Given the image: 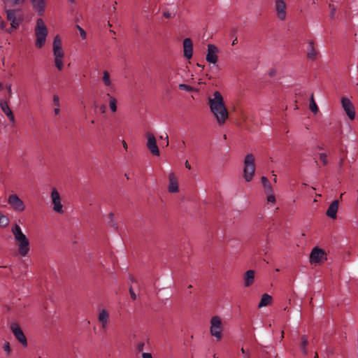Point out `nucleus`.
Wrapping results in <instances>:
<instances>
[{
    "mask_svg": "<svg viewBox=\"0 0 358 358\" xmlns=\"http://www.w3.org/2000/svg\"><path fill=\"white\" fill-rule=\"evenodd\" d=\"M209 107L212 113L216 117L219 124H222L228 118V111L224 105V99L219 91H215L213 98H209Z\"/></svg>",
    "mask_w": 358,
    "mask_h": 358,
    "instance_id": "nucleus-1",
    "label": "nucleus"
},
{
    "mask_svg": "<svg viewBox=\"0 0 358 358\" xmlns=\"http://www.w3.org/2000/svg\"><path fill=\"white\" fill-rule=\"evenodd\" d=\"M12 233L15 241L18 243V252L25 257L29 252V241L27 236L22 232L20 226L15 224L12 228Z\"/></svg>",
    "mask_w": 358,
    "mask_h": 358,
    "instance_id": "nucleus-2",
    "label": "nucleus"
},
{
    "mask_svg": "<svg viewBox=\"0 0 358 358\" xmlns=\"http://www.w3.org/2000/svg\"><path fill=\"white\" fill-rule=\"evenodd\" d=\"M48 33V29L45 25L43 19L38 18L36 20V27L35 29V34L36 36L35 45L37 48H41L44 45Z\"/></svg>",
    "mask_w": 358,
    "mask_h": 358,
    "instance_id": "nucleus-3",
    "label": "nucleus"
},
{
    "mask_svg": "<svg viewBox=\"0 0 358 358\" xmlns=\"http://www.w3.org/2000/svg\"><path fill=\"white\" fill-rule=\"evenodd\" d=\"M255 157L252 154H248L244 159V178L247 182L252 180L255 171Z\"/></svg>",
    "mask_w": 358,
    "mask_h": 358,
    "instance_id": "nucleus-4",
    "label": "nucleus"
},
{
    "mask_svg": "<svg viewBox=\"0 0 358 358\" xmlns=\"http://www.w3.org/2000/svg\"><path fill=\"white\" fill-rule=\"evenodd\" d=\"M4 9H5L6 15H7V20L10 22V28L8 29L7 30V31L8 33H11L13 29H17L22 22L21 17L17 18L16 17V13L20 12L21 9H20V8L11 9V8H6Z\"/></svg>",
    "mask_w": 358,
    "mask_h": 358,
    "instance_id": "nucleus-5",
    "label": "nucleus"
},
{
    "mask_svg": "<svg viewBox=\"0 0 358 358\" xmlns=\"http://www.w3.org/2000/svg\"><path fill=\"white\" fill-rule=\"evenodd\" d=\"M210 334L215 336L217 341H220L222 337V324L219 316H213L210 320Z\"/></svg>",
    "mask_w": 358,
    "mask_h": 358,
    "instance_id": "nucleus-6",
    "label": "nucleus"
},
{
    "mask_svg": "<svg viewBox=\"0 0 358 358\" xmlns=\"http://www.w3.org/2000/svg\"><path fill=\"white\" fill-rule=\"evenodd\" d=\"M327 259L326 252L319 247L316 246L312 249L310 255V262L311 264H318Z\"/></svg>",
    "mask_w": 358,
    "mask_h": 358,
    "instance_id": "nucleus-7",
    "label": "nucleus"
},
{
    "mask_svg": "<svg viewBox=\"0 0 358 358\" xmlns=\"http://www.w3.org/2000/svg\"><path fill=\"white\" fill-rule=\"evenodd\" d=\"M10 329L19 343H20L24 348L27 347L28 343L27 338L19 324L15 322L12 323L10 324Z\"/></svg>",
    "mask_w": 358,
    "mask_h": 358,
    "instance_id": "nucleus-8",
    "label": "nucleus"
},
{
    "mask_svg": "<svg viewBox=\"0 0 358 358\" xmlns=\"http://www.w3.org/2000/svg\"><path fill=\"white\" fill-rule=\"evenodd\" d=\"M145 137L147 138V143L146 146L150 152L154 156L159 155V148L157 145L156 138L154 134L151 132L148 131L145 134Z\"/></svg>",
    "mask_w": 358,
    "mask_h": 358,
    "instance_id": "nucleus-9",
    "label": "nucleus"
},
{
    "mask_svg": "<svg viewBox=\"0 0 358 358\" xmlns=\"http://www.w3.org/2000/svg\"><path fill=\"white\" fill-rule=\"evenodd\" d=\"M8 203L16 212H22L25 209V206L22 200L15 194L8 196Z\"/></svg>",
    "mask_w": 358,
    "mask_h": 358,
    "instance_id": "nucleus-10",
    "label": "nucleus"
},
{
    "mask_svg": "<svg viewBox=\"0 0 358 358\" xmlns=\"http://www.w3.org/2000/svg\"><path fill=\"white\" fill-rule=\"evenodd\" d=\"M341 104L349 119L353 120L355 117V109L352 101L347 97H342Z\"/></svg>",
    "mask_w": 358,
    "mask_h": 358,
    "instance_id": "nucleus-11",
    "label": "nucleus"
},
{
    "mask_svg": "<svg viewBox=\"0 0 358 358\" xmlns=\"http://www.w3.org/2000/svg\"><path fill=\"white\" fill-rule=\"evenodd\" d=\"M218 52L219 50L216 45L213 44H208L207 54L206 56V61L211 64H215L218 60Z\"/></svg>",
    "mask_w": 358,
    "mask_h": 358,
    "instance_id": "nucleus-12",
    "label": "nucleus"
},
{
    "mask_svg": "<svg viewBox=\"0 0 358 358\" xmlns=\"http://www.w3.org/2000/svg\"><path fill=\"white\" fill-rule=\"evenodd\" d=\"M51 198L54 205L53 210L58 213H63V206L61 203L60 196L56 188H53L51 193Z\"/></svg>",
    "mask_w": 358,
    "mask_h": 358,
    "instance_id": "nucleus-13",
    "label": "nucleus"
},
{
    "mask_svg": "<svg viewBox=\"0 0 358 358\" xmlns=\"http://www.w3.org/2000/svg\"><path fill=\"white\" fill-rule=\"evenodd\" d=\"M33 10L38 16H43L46 8L45 0H30Z\"/></svg>",
    "mask_w": 358,
    "mask_h": 358,
    "instance_id": "nucleus-14",
    "label": "nucleus"
},
{
    "mask_svg": "<svg viewBox=\"0 0 358 358\" xmlns=\"http://www.w3.org/2000/svg\"><path fill=\"white\" fill-rule=\"evenodd\" d=\"M275 8L277 12L278 17L280 20H284L286 18V3L285 0H275Z\"/></svg>",
    "mask_w": 358,
    "mask_h": 358,
    "instance_id": "nucleus-15",
    "label": "nucleus"
},
{
    "mask_svg": "<svg viewBox=\"0 0 358 358\" xmlns=\"http://www.w3.org/2000/svg\"><path fill=\"white\" fill-rule=\"evenodd\" d=\"M53 52L55 57H63L64 52L62 50V41L59 35L54 38L53 41Z\"/></svg>",
    "mask_w": 358,
    "mask_h": 358,
    "instance_id": "nucleus-16",
    "label": "nucleus"
},
{
    "mask_svg": "<svg viewBox=\"0 0 358 358\" xmlns=\"http://www.w3.org/2000/svg\"><path fill=\"white\" fill-rule=\"evenodd\" d=\"M183 51L184 57L187 59H191L193 52V43L189 38H186L183 40Z\"/></svg>",
    "mask_w": 358,
    "mask_h": 358,
    "instance_id": "nucleus-17",
    "label": "nucleus"
},
{
    "mask_svg": "<svg viewBox=\"0 0 358 358\" xmlns=\"http://www.w3.org/2000/svg\"><path fill=\"white\" fill-rule=\"evenodd\" d=\"M0 108L2 110V111L5 113V115L8 117L9 120L12 122H14L15 117H14L12 110L10 108V107L8 106V101L1 100L0 101Z\"/></svg>",
    "mask_w": 358,
    "mask_h": 358,
    "instance_id": "nucleus-18",
    "label": "nucleus"
},
{
    "mask_svg": "<svg viewBox=\"0 0 358 358\" xmlns=\"http://www.w3.org/2000/svg\"><path fill=\"white\" fill-rule=\"evenodd\" d=\"M169 185L168 187L169 192L171 193H176L178 192V182L173 173H171L169 176Z\"/></svg>",
    "mask_w": 358,
    "mask_h": 358,
    "instance_id": "nucleus-19",
    "label": "nucleus"
},
{
    "mask_svg": "<svg viewBox=\"0 0 358 358\" xmlns=\"http://www.w3.org/2000/svg\"><path fill=\"white\" fill-rule=\"evenodd\" d=\"M338 201L334 200L329 206L326 215L329 217L331 219H335L336 217V213L338 209Z\"/></svg>",
    "mask_w": 358,
    "mask_h": 358,
    "instance_id": "nucleus-20",
    "label": "nucleus"
},
{
    "mask_svg": "<svg viewBox=\"0 0 358 358\" xmlns=\"http://www.w3.org/2000/svg\"><path fill=\"white\" fill-rule=\"evenodd\" d=\"M255 280V271L253 270H248L244 274V285L245 287H250L254 283Z\"/></svg>",
    "mask_w": 358,
    "mask_h": 358,
    "instance_id": "nucleus-21",
    "label": "nucleus"
},
{
    "mask_svg": "<svg viewBox=\"0 0 358 358\" xmlns=\"http://www.w3.org/2000/svg\"><path fill=\"white\" fill-rule=\"evenodd\" d=\"M109 319L108 311L103 309L99 314V320L101 323L102 327L106 328Z\"/></svg>",
    "mask_w": 358,
    "mask_h": 358,
    "instance_id": "nucleus-22",
    "label": "nucleus"
},
{
    "mask_svg": "<svg viewBox=\"0 0 358 358\" xmlns=\"http://www.w3.org/2000/svg\"><path fill=\"white\" fill-rule=\"evenodd\" d=\"M272 296L268 294H264L262 296V299L258 304V308H261L262 307L268 306L272 303Z\"/></svg>",
    "mask_w": 358,
    "mask_h": 358,
    "instance_id": "nucleus-23",
    "label": "nucleus"
},
{
    "mask_svg": "<svg viewBox=\"0 0 358 358\" xmlns=\"http://www.w3.org/2000/svg\"><path fill=\"white\" fill-rule=\"evenodd\" d=\"M316 51L314 47V43L313 41H308V53L307 57L310 59H315L316 57Z\"/></svg>",
    "mask_w": 358,
    "mask_h": 358,
    "instance_id": "nucleus-24",
    "label": "nucleus"
},
{
    "mask_svg": "<svg viewBox=\"0 0 358 358\" xmlns=\"http://www.w3.org/2000/svg\"><path fill=\"white\" fill-rule=\"evenodd\" d=\"M1 1L3 3L4 8H11V7H13V6L19 5V4H22L24 1V0H1Z\"/></svg>",
    "mask_w": 358,
    "mask_h": 358,
    "instance_id": "nucleus-25",
    "label": "nucleus"
},
{
    "mask_svg": "<svg viewBox=\"0 0 358 358\" xmlns=\"http://www.w3.org/2000/svg\"><path fill=\"white\" fill-rule=\"evenodd\" d=\"M308 345V336L306 335H302L301 337L300 348L303 355H306L308 352L306 347Z\"/></svg>",
    "mask_w": 358,
    "mask_h": 358,
    "instance_id": "nucleus-26",
    "label": "nucleus"
},
{
    "mask_svg": "<svg viewBox=\"0 0 358 358\" xmlns=\"http://www.w3.org/2000/svg\"><path fill=\"white\" fill-rule=\"evenodd\" d=\"M262 182L264 187L265 193H271L273 192V188L271 187V182L268 180V178L266 176H262Z\"/></svg>",
    "mask_w": 358,
    "mask_h": 358,
    "instance_id": "nucleus-27",
    "label": "nucleus"
},
{
    "mask_svg": "<svg viewBox=\"0 0 358 358\" xmlns=\"http://www.w3.org/2000/svg\"><path fill=\"white\" fill-rule=\"evenodd\" d=\"M309 108L315 114H316L318 112V107L316 103L315 102L313 94L311 95L310 99Z\"/></svg>",
    "mask_w": 358,
    "mask_h": 358,
    "instance_id": "nucleus-28",
    "label": "nucleus"
},
{
    "mask_svg": "<svg viewBox=\"0 0 358 358\" xmlns=\"http://www.w3.org/2000/svg\"><path fill=\"white\" fill-rule=\"evenodd\" d=\"M107 96L110 97L109 106L110 108L113 112L117 111V100L113 96H111L110 94H107Z\"/></svg>",
    "mask_w": 358,
    "mask_h": 358,
    "instance_id": "nucleus-29",
    "label": "nucleus"
},
{
    "mask_svg": "<svg viewBox=\"0 0 358 358\" xmlns=\"http://www.w3.org/2000/svg\"><path fill=\"white\" fill-rule=\"evenodd\" d=\"M63 57H55V66L59 70H62L64 64L62 62Z\"/></svg>",
    "mask_w": 358,
    "mask_h": 358,
    "instance_id": "nucleus-30",
    "label": "nucleus"
},
{
    "mask_svg": "<svg viewBox=\"0 0 358 358\" xmlns=\"http://www.w3.org/2000/svg\"><path fill=\"white\" fill-rule=\"evenodd\" d=\"M103 81L106 86H109L111 83L110 80V75L107 71H103Z\"/></svg>",
    "mask_w": 358,
    "mask_h": 358,
    "instance_id": "nucleus-31",
    "label": "nucleus"
},
{
    "mask_svg": "<svg viewBox=\"0 0 358 358\" xmlns=\"http://www.w3.org/2000/svg\"><path fill=\"white\" fill-rule=\"evenodd\" d=\"M178 87L180 90H185L186 92H192L194 90L192 87L187 85L186 84H180Z\"/></svg>",
    "mask_w": 358,
    "mask_h": 358,
    "instance_id": "nucleus-32",
    "label": "nucleus"
},
{
    "mask_svg": "<svg viewBox=\"0 0 358 358\" xmlns=\"http://www.w3.org/2000/svg\"><path fill=\"white\" fill-rule=\"evenodd\" d=\"M267 194V201L268 203H275V197L273 194V191L271 193H266Z\"/></svg>",
    "mask_w": 358,
    "mask_h": 358,
    "instance_id": "nucleus-33",
    "label": "nucleus"
},
{
    "mask_svg": "<svg viewBox=\"0 0 358 358\" xmlns=\"http://www.w3.org/2000/svg\"><path fill=\"white\" fill-rule=\"evenodd\" d=\"M320 159L322 161V164L324 166H326L328 164L327 155L326 153H320Z\"/></svg>",
    "mask_w": 358,
    "mask_h": 358,
    "instance_id": "nucleus-34",
    "label": "nucleus"
},
{
    "mask_svg": "<svg viewBox=\"0 0 358 358\" xmlns=\"http://www.w3.org/2000/svg\"><path fill=\"white\" fill-rule=\"evenodd\" d=\"M3 349L5 352H6L7 355L9 356L10 354V350H11L9 342L4 343V344L3 345Z\"/></svg>",
    "mask_w": 358,
    "mask_h": 358,
    "instance_id": "nucleus-35",
    "label": "nucleus"
},
{
    "mask_svg": "<svg viewBox=\"0 0 358 358\" xmlns=\"http://www.w3.org/2000/svg\"><path fill=\"white\" fill-rule=\"evenodd\" d=\"M129 294H130V296H131V299L132 300H136V294H135L134 289H133V287L131 285H129Z\"/></svg>",
    "mask_w": 358,
    "mask_h": 358,
    "instance_id": "nucleus-36",
    "label": "nucleus"
},
{
    "mask_svg": "<svg viewBox=\"0 0 358 358\" xmlns=\"http://www.w3.org/2000/svg\"><path fill=\"white\" fill-rule=\"evenodd\" d=\"M77 28L79 30V32H80L81 38L83 39H85L86 38V32H85V31L82 27H80L79 25H77Z\"/></svg>",
    "mask_w": 358,
    "mask_h": 358,
    "instance_id": "nucleus-37",
    "label": "nucleus"
},
{
    "mask_svg": "<svg viewBox=\"0 0 358 358\" xmlns=\"http://www.w3.org/2000/svg\"><path fill=\"white\" fill-rule=\"evenodd\" d=\"M53 103L56 107H59V98L56 94L53 96Z\"/></svg>",
    "mask_w": 358,
    "mask_h": 358,
    "instance_id": "nucleus-38",
    "label": "nucleus"
},
{
    "mask_svg": "<svg viewBox=\"0 0 358 358\" xmlns=\"http://www.w3.org/2000/svg\"><path fill=\"white\" fill-rule=\"evenodd\" d=\"M144 343L143 342H139L136 345V349L138 352H142L144 348Z\"/></svg>",
    "mask_w": 358,
    "mask_h": 358,
    "instance_id": "nucleus-39",
    "label": "nucleus"
},
{
    "mask_svg": "<svg viewBox=\"0 0 358 358\" xmlns=\"http://www.w3.org/2000/svg\"><path fill=\"white\" fill-rule=\"evenodd\" d=\"M243 354L245 355L244 358H250V353L248 350H245L243 348L241 349Z\"/></svg>",
    "mask_w": 358,
    "mask_h": 358,
    "instance_id": "nucleus-40",
    "label": "nucleus"
},
{
    "mask_svg": "<svg viewBox=\"0 0 358 358\" xmlns=\"http://www.w3.org/2000/svg\"><path fill=\"white\" fill-rule=\"evenodd\" d=\"M329 6L331 8V12H330V17L331 18H333L334 17L335 13H336V8L332 4H329Z\"/></svg>",
    "mask_w": 358,
    "mask_h": 358,
    "instance_id": "nucleus-41",
    "label": "nucleus"
},
{
    "mask_svg": "<svg viewBox=\"0 0 358 358\" xmlns=\"http://www.w3.org/2000/svg\"><path fill=\"white\" fill-rule=\"evenodd\" d=\"M11 84H6V90L8 91V93L9 94V99L11 97V95H12V90H11Z\"/></svg>",
    "mask_w": 358,
    "mask_h": 358,
    "instance_id": "nucleus-42",
    "label": "nucleus"
},
{
    "mask_svg": "<svg viewBox=\"0 0 358 358\" xmlns=\"http://www.w3.org/2000/svg\"><path fill=\"white\" fill-rule=\"evenodd\" d=\"M163 16L166 18H171L172 17V14L169 11H164L163 13Z\"/></svg>",
    "mask_w": 358,
    "mask_h": 358,
    "instance_id": "nucleus-43",
    "label": "nucleus"
},
{
    "mask_svg": "<svg viewBox=\"0 0 358 358\" xmlns=\"http://www.w3.org/2000/svg\"><path fill=\"white\" fill-rule=\"evenodd\" d=\"M99 111L101 113H106V107L105 105L102 104L99 107Z\"/></svg>",
    "mask_w": 358,
    "mask_h": 358,
    "instance_id": "nucleus-44",
    "label": "nucleus"
},
{
    "mask_svg": "<svg viewBox=\"0 0 358 358\" xmlns=\"http://www.w3.org/2000/svg\"><path fill=\"white\" fill-rule=\"evenodd\" d=\"M164 140L166 141V142L163 143L162 146L167 147L169 145V136L167 134H165Z\"/></svg>",
    "mask_w": 358,
    "mask_h": 358,
    "instance_id": "nucleus-45",
    "label": "nucleus"
},
{
    "mask_svg": "<svg viewBox=\"0 0 358 358\" xmlns=\"http://www.w3.org/2000/svg\"><path fill=\"white\" fill-rule=\"evenodd\" d=\"M142 358H152V355L148 352H143L142 354Z\"/></svg>",
    "mask_w": 358,
    "mask_h": 358,
    "instance_id": "nucleus-46",
    "label": "nucleus"
},
{
    "mask_svg": "<svg viewBox=\"0 0 358 358\" xmlns=\"http://www.w3.org/2000/svg\"><path fill=\"white\" fill-rule=\"evenodd\" d=\"M7 25V22L4 20L0 21V29H4Z\"/></svg>",
    "mask_w": 358,
    "mask_h": 358,
    "instance_id": "nucleus-47",
    "label": "nucleus"
},
{
    "mask_svg": "<svg viewBox=\"0 0 358 358\" xmlns=\"http://www.w3.org/2000/svg\"><path fill=\"white\" fill-rule=\"evenodd\" d=\"M276 74V70L274 69H272L270 70L268 75L270 77H273Z\"/></svg>",
    "mask_w": 358,
    "mask_h": 358,
    "instance_id": "nucleus-48",
    "label": "nucleus"
},
{
    "mask_svg": "<svg viewBox=\"0 0 358 358\" xmlns=\"http://www.w3.org/2000/svg\"><path fill=\"white\" fill-rule=\"evenodd\" d=\"M129 280L131 282H137V280L135 278V277L132 275H129Z\"/></svg>",
    "mask_w": 358,
    "mask_h": 358,
    "instance_id": "nucleus-49",
    "label": "nucleus"
},
{
    "mask_svg": "<svg viewBox=\"0 0 358 358\" xmlns=\"http://www.w3.org/2000/svg\"><path fill=\"white\" fill-rule=\"evenodd\" d=\"M54 112H55V115H58L59 113V112H60L59 107L55 108V110H54Z\"/></svg>",
    "mask_w": 358,
    "mask_h": 358,
    "instance_id": "nucleus-50",
    "label": "nucleus"
},
{
    "mask_svg": "<svg viewBox=\"0 0 358 358\" xmlns=\"http://www.w3.org/2000/svg\"><path fill=\"white\" fill-rule=\"evenodd\" d=\"M185 167H186L187 169H191V166H190V164H189V162H188V161H186V162H185Z\"/></svg>",
    "mask_w": 358,
    "mask_h": 358,
    "instance_id": "nucleus-51",
    "label": "nucleus"
},
{
    "mask_svg": "<svg viewBox=\"0 0 358 358\" xmlns=\"http://www.w3.org/2000/svg\"><path fill=\"white\" fill-rule=\"evenodd\" d=\"M122 145H123L124 148L125 150H127V143L124 141H122Z\"/></svg>",
    "mask_w": 358,
    "mask_h": 358,
    "instance_id": "nucleus-52",
    "label": "nucleus"
},
{
    "mask_svg": "<svg viewBox=\"0 0 358 358\" xmlns=\"http://www.w3.org/2000/svg\"><path fill=\"white\" fill-rule=\"evenodd\" d=\"M108 216L110 217L111 221H113V219L114 217V214L113 213H110Z\"/></svg>",
    "mask_w": 358,
    "mask_h": 358,
    "instance_id": "nucleus-53",
    "label": "nucleus"
},
{
    "mask_svg": "<svg viewBox=\"0 0 358 358\" xmlns=\"http://www.w3.org/2000/svg\"><path fill=\"white\" fill-rule=\"evenodd\" d=\"M8 224H5V220H1V224L0 226H2V227H6L7 226Z\"/></svg>",
    "mask_w": 358,
    "mask_h": 358,
    "instance_id": "nucleus-54",
    "label": "nucleus"
},
{
    "mask_svg": "<svg viewBox=\"0 0 358 358\" xmlns=\"http://www.w3.org/2000/svg\"><path fill=\"white\" fill-rule=\"evenodd\" d=\"M237 38H236L232 42V45H234L236 43H237Z\"/></svg>",
    "mask_w": 358,
    "mask_h": 358,
    "instance_id": "nucleus-55",
    "label": "nucleus"
},
{
    "mask_svg": "<svg viewBox=\"0 0 358 358\" xmlns=\"http://www.w3.org/2000/svg\"><path fill=\"white\" fill-rule=\"evenodd\" d=\"M197 66L200 68H201L202 69H204V66L203 65H201V64H197Z\"/></svg>",
    "mask_w": 358,
    "mask_h": 358,
    "instance_id": "nucleus-56",
    "label": "nucleus"
},
{
    "mask_svg": "<svg viewBox=\"0 0 358 358\" xmlns=\"http://www.w3.org/2000/svg\"><path fill=\"white\" fill-rule=\"evenodd\" d=\"M314 358H318V354H317V352H315V353Z\"/></svg>",
    "mask_w": 358,
    "mask_h": 358,
    "instance_id": "nucleus-57",
    "label": "nucleus"
},
{
    "mask_svg": "<svg viewBox=\"0 0 358 358\" xmlns=\"http://www.w3.org/2000/svg\"><path fill=\"white\" fill-rule=\"evenodd\" d=\"M343 162V159H341V160H340V162H339V165H340V166H342Z\"/></svg>",
    "mask_w": 358,
    "mask_h": 358,
    "instance_id": "nucleus-58",
    "label": "nucleus"
},
{
    "mask_svg": "<svg viewBox=\"0 0 358 358\" xmlns=\"http://www.w3.org/2000/svg\"><path fill=\"white\" fill-rule=\"evenodd\" d=\"M71 3H75V0H68Z\"/></svg>",
    "mask_w": 358,
    "mask_h": 358,
    "instance_id": "nucleus-59",
    "label": "nucleus"
},
{
    "mask_svg": "<svg viewBox=\"0 0 358 358\" xmlns=\"http://www.w3.org/2000/svg\"><path fill=\"white\" fill-rule=\"evenodd\" d=\"M317 148H318L319 150H322V149H323V148H322V147H320V146H318V147H317Z\"/></svg>",
    "mask_w": 358,
    "mask_h": 358,
    "instance_id": "nucleus-60",
    "label": "nucleus"
},
{
    "mask_svg": "<svg viewBox=\"0 0 358 358\" xmlns=\"http://www.w3.org/2000/svg\"><path fill=\"white\" fill-rule=\"evenodd\" d=\"M273 180H274L275 182H276V176H275V175L274 176Z\"/></svg>",
    "mask_w": 358,
    "mask_h": 358,
    "instance_id": "nucleus-61",
    "label": "nucleus"
},
{
    "mask_svg": "<svg viewBox=\"0 0 358 358\" xmlns=\"http://www.w3.org/2000/svg\"><path fill=\"white\" fill-rule=\"evenodd\" d=\"M206 76L208 77L209 79H211V76H209L208 74H206Z\"/></svg>",
    "mask_w": 358,
    "mask_h": 358,
    "instance_id": "nucleus-62",
    "label": "nucleus"
},
{
    "mask_svg": "<svg viewBox=\"0 0 358 358\" xmlns=\"http://www.w3.org/2000/svg\"><path fill=\"white\" fill-rule=\"evenodd\" d=\"M2 89V85L0 83V90Z\"/></svg>",
    "mask_w": 358,
    "mask_h": 358,
    "instance_id": "nucleus-63",
    "label": "nucleus"
},
{
    "mask_svg": "<svg viewBox=\"0 0 358 358\" xmlns=\"http://www.w3.org/2000/svg\"><path fill=\"white\" fill-rule=\"evenodd\" d=\"M125 176L127 177V179H129L128 175L125 174Z\"/></svg>",
    "mask_w": 358,
    "mask_h": 358,
    "instance_id": "nucleus-64",
    "label": "nucleus"
}]
</instances>
